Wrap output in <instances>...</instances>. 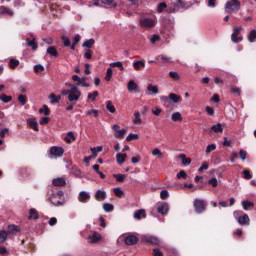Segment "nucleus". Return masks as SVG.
Returning <instances> with one entry per match:
<instances>
[{"label":"nucleus","instance_id":"14","mask_svg":"<svg viewBox=\"0 0 256 256\" xmlns=\"http://www.w3.org/2000/svg\"><path fill=\"white\" fill-rule=\"evenodd\" d=\"M127 89L131 93L132 91H135V93H139V85H137L134 80H130L127 84Z\"/></svg>","mask_w":256,"mask_h":256},{"label":"nucleus","instance_id":"10","mask_svg":"<svg viewBox=\"0 0 256 256\" xmlns=\"http://www.w3.org/2000/svg\"><path fill=\"white\" fill-rule=\"evenodd\" d=\"M63 153H65L63 147L53 146L50 148V154L53 155V157H63Z\"/></svg>","mask_w":256,"mask_h":256},{"label":"nucleus","instance_id":"50","mask_svg":"<svg viewBox=\"0 0 256 256\" xmlns=\"http://www.w3.org/2000/svg\"><path fill=\"white\" fill-rule=\"evenodd\" d=\"M114 177L119 183L125 181V174H114Z\"/></svg>","mask_w":256,"mask_h":256},{"label":"nucleus","instance_id":"31","mask_svg":"<svg viewBox=\"0 0 256 256\" xmlns=\"http://www.w3.org/2000/svg\"><path fill=\"white\" fill-rule=\"evenodd\" d=\"M179 159H181L182 165H191V160H190V158H187V157L185 156V154H180V155H179Z\"/></svg>","mask_w":256,"mask_h":256},{"label":"nucleus","instance_id":"19","mask_svg":"<svg viewBox=\"0 0 256 256\" xmlns=\"http://www.w3.org/2000/svg\"><path fill=\"white\" fill-rule=\"evenodd\" d=\"M64 141L66 143H73V141H77V137H75V134L70 131L67 133V135L64 137Z\"/></svg>","mask_w":256,"mask_h":256},{"label":"nucleus","instance_id":"57","mask_svg":"<svg viewBox=\"0 0 256 256\" xmlns=\"http://www.w3.org/2000/svg\"><path fill=\"white\" fill-rule=\"evenodd\" d=\"M17 66H19V60L10 59V67H11V69H15Z\"/></svg>","mask_w":256,"mask_h":256},{"label":"nucleus","instance_id":"32","mask_svg":"<svg viewBox=\"0 0 256 256\" xmlns=\"http://www.w3.org/2000/svg\"><path fill=\"white\" fill-rule=\"evenodd\" d=\"M145 218V210H138L134 213V219H143Z\"/></svg>","mask_w":256,"mask_h":256},{"label":"nucleus","instance_id":"20","mask_svg":"<svg viewBox=\"0 0 256 256\" xmlns=\"http://www.w3.org/2000/svg\"><path fill=\"white\" fill-rule=\"evenodd\" d=\"M0 15H9V17H13L14 13L13 10L7 8L5 6L0 7Z\"/></svg>","mask_w":256,"mask_h":256},{"label":"nucleus","instance_id":"63","mask_svg":"<svg viewBox=\"0 0 256 256\" xmlns=\"http://www.w3.org/2000/svg\"><path fill=\"white\" fill-rule=\"evenodd\" d=\"M239 155H240V159H241L242 161H245V159H247V151H245V150H240Z\"/></svg>","mask_w":256,"mask_h":256},{"label":"nucleus","instance_id":"33","mask_svg":"<svg viewBox=\"0 0 256 256\" xmlns=\"http://www.w3.org/2000/svg\"><path fill=\"white\" fill-rule=\"evenodd\" d=\"M7 237H9V233L7 231H0V243H5L7 241Z\"/></svg>","mask_w":256,"mask_h":256},{"label":"nucleus","instance_id":"53","mask_svg":"<svg viewBox=\"0 0 256 256\" xmlns=\"http://www.w3.org/2000/svg\"><path fill=\"white\" fill-rule=\"evenodd\" d=\"M231 41L233 43H239V41H243V37H237V35L231 34Z\"/></svg>","mask_w":256,"mask_h":256},{"label":"nucleus","instance_id":"37","mask_svg":"<svg viewBox=\"0 0 256 256\" xmlns=\"http://www.w3.org/2000/svg\"><path fill=\"white\" fill-rule=\"evenodd\" d=\"M147 90L153 93L154 95L159 94V88L157 86H153L152 84H149L147 86Z\"/></svg>","mask_w":256,"mask_h":256},{"label":"nucleus","instance_id":"35","mask_svg":"<svg viewBox=\"0 0 256 256\" xmlns=\"http://www.w3.org/2000/svg\"><path fill=\"white\" fill-rule=\"evenodd\" d=\"M26 42L28 47H31L34 51L37 49V43H35V38H33L32 40L27 38Z\"/></svg>","mask_w":256,"mask_h":256},{"label":"nucleus","instance_id":"3","mask_svg":"<svg viewBox=\"0 0 256 256\" xmlns=\"http://www.w3.org/2000/svg\"><path fill=\"white\" fill-rule=\"evenodd\" d=\"M69 87L70 92L68 96V101H70V103L79 101V99H81V91L79 90V87L75 86L74 84H69Z\"/></svg>","mask_w":256,"mask_h":256},{"label":"nucleus","instance_id":"64","mask_svg":"<svg viewBox=\"0 0 256 256\" xmlns=\"http://www.w3.org/2000/svg\"><path fill=\"white\" fill-rule=\"evenodd\" d=\"M153 256H163V252H161V250L156 248L153 250Z\"/></svg>","mask_w":256,"mask_h":256},{"label":"nucleus","instance_id":"23","mask_svg":"<svg viewBox=\"0 0 256 256\" xmlns=\"http://www.w3.org/2000/svg\"><path fill=\"white\" fill-rule=\"evenodd\" d=\"M141 67H145V62H143V60L133 62V68L135 71H141Z\"/></svg>","mask_w":256,"mask_h":256},{"label":"nucleus","instance_id":"45","mask_svg":"<svg viewBox=\"0 0 256 256\" xmlns=\"http://www.w3.org/2000/svg\"><path fill=\"white\" fill-rule=\"evenodd\" d=\"M47 53L52 57H57V50L53 46L47 48Z\"/></svg>","mask_w":256,"mask_h":256},{"label":"nucleus","instance_id":"29","mask_svg":"<svg viewBox=\"0 0 256 256\" xmlns=\"http://www.w3.org/2000/svg\"><path fill=\"white\" fill-rule=\"evenodd\" d=\"M211 131H214V133H223V125L221 123L213 125Z\"/></svg>","mask_w":256,"mask_h":256},{"label":"nucleus","instance_id":"46","mask_svg":"<svg viewBox=\"0 0 256 256\" xmlns=\"http://www.w3.org/2000/svg\"><path fill=\"white\" fill-rule=\"evenodd\" d=\"M97 97H99V92L94 91L93 93L88 94L87 99H89L90 101H95V99H97Z\"/></svg>","mask_w":256,"mask_h":256},{"label":"nucleus","instance_id":"39","mask_svg":"<svg viewBox=\"0 0 256 256\" xmlns=\"http://www.w3.org/2000/svg\"><path fill=\"white\" fill-rule=\"evenodd\" d=\"M49 99L51 103H59L61 101V96H56L54 93L50 94Z\"/></svg>","mask_w":256,"mask_h":256},{"label":"nucleus","instance_id":"12","mask_svg":"<svg viewBox=\"0 0 256 256\" xmlns=\"http://www.w3.org/2000/svg\"><path fill=\"white\" fill-rule=\"evenodd\" d=\"M52 184L54 187H65V185H67V181L63 177H57L53 179Z\"/></svg>","mask_w":256,"mask_h":256},{"label":"nucleus","instance_id":"21","mask_svg":"<svg viewBox=\"0 0 256 256\" xmlns=\"http://www.w3.org/2000/svg\"><path fill=\"white\" fill-rule=\"evenodd\" d=\"M126 159H127V154L118 153L116 155V162L118 163V165H123Z\"/></svg>","mask_w":256,"mask_h":256},{"label":"nucleus","instance_id":"36","mask_svg":"<svg viewBox=\"0 0 256 256\" xmlns=\"http://www.w3.org/2000/svg\"><path fill=\"white\" fill-rule=\"evenodd\" d=\"M110 67H119L120 71H125V67L123 66V62L121 61L110 63Z\"/></svg>","mask_w":256,"mask_h":256},{"label":"nucleus","instance_id":"30","mask_svg":"<svg viewBox=\"0 0 256 256\" xmlns=\"http://www.w3.org/2000/svg\"><path fill=\"white\" fill-rule=\"evenodd\" d=\"M248 41H249V43H255V41H256V29H252L250 31V34L248 35Z\"/></svg>","mask_w":256,"mask_h":256},{"label":"nucleus","instance_id":"41","mask_svg":"<svg viewBox=\"0 0 256 256\" xmlns=\"http://www.w3.org/2000/svg\"><path fill=\"white\" fill-rule=\"evenodd\" d=\"M165 9H167V3L161 2L160 4H158V6H157L158 13H163V11H165Z\"/></svg>","mask_w":256,"mask_h":256},{"label":"nucleus","instance_id":"5","mask_svg":"<svg viewBox=\"0 0 256 256\" xmlns=\"http://www.w3.org/2000/svg\"><path fill=\"white\" fill-rule=\"evenodd\" d=\"M234 217L238 221L239 225H249V215L243 214L241 211H235Z\"/></svg>","mask_w":256,"mask_h":256},{"label":"nucleus","instance_id":"60","mask_svg":"<svg viewBox=\"0 0 256 256\" xmlns=\"http://www.w3.org/2000/svg\"><path fill=\"white\" fill-rule=\"evenodd\" d=\"M86 115H93L94 117H99V110L92 109L86 112Z\"/></svg>","mask_w":256,"mask_h":256},{"label":"nucleus","instance_id":"40","mask_svg":"<svg viewBox=\"0 0 256 256\" xmlns=\"http://www.w3.org/2000/svg\"><path fill=\"white\" fill-rule=\"evenodd\" d=\"M103 5H107L108 7H116L117 4L115 3V0H100Z\"/></svg>","mask_w":256,"mask_h":256},{"label":"nucleus","instance_id":"34","mask_svg":"<svg viewBox=\"0 0 256 256\" xmlns=\"http://www.w3.org/2000/svg\"><path fill=\"white\" fill-rule=\"evenodd\" d=\"M169 77L174 81H179V79H181V75L179 74V72H175V71L169 72Z\"/></svg>","mask_w":256,"mask_h":256},{"label":"nucleus","instance_id":"58","mask_svg":"<svg viewBox=\"0 0 256 256\" xmlns=\"http://www.w3.org/2000/svg\"><path fill=\"white\" fill-rule=\"evenodd\" d=\"M177 179H187V172H185L184 170H181V171L177 174Z\"/></svg>","mask_w":256,"mask_h":256},{"label":"nucleus","instance_id":"56","mask_svg":"<svg viewBox=\"0 0 256 256\" xmlns=\"http://www.w3.org/2000/svg\"><path fill=\"white\" fill-rule=\"evenodd\" d=\"M243 175H244V178L249 180V179H253V175L251 174V172L249 170H243Z\"/></svg>","mask_w":256,"mask_h":256},{"label":"nucleus","instance_id":"59","mask_svg":"<svg viewBox=\"0 0 256 256\" xmlns=\"http://www.w3.org/2000/svg\"><path fill=\"white\" fill-rule=\"evenodd\" d=\"M18 101H19V103H21V105H25V103H27V96L19 95L18 96Z\"/></svg>","mask_w":256,"mask_h":256},{"label":"nucleus","instance_id":"49","mask_svg":"<svg viewBox=\"0 0 256 256\" xmlns=\"http://www.w3.org/2000/svg\"><path fill=\"white\" fill-rule=\"evenodd\" d=\"M217 149V145L215 144H210L206 147V154L209 155L212 151H215Z\"/></svg>","mask_w":256,"mask_h":256},{"label":"nucleus","instance_id":"26","mask_svg":"<svg viewBox=\"0 0 256 256\" xmlns=\"http://www.w3.org/2000/svg\"><path fill=\"white\" fill-rule=\"evenodd\" d=\"M242 207L244 211H249V209L255 207V204L249 201H242Z\"/></svg>","mask_w":256,"mask_h":256},{"label":"nucleus","instance_id":"24","mask_svg":"<svg viewBox=\"0 0 256 256\" xmlns=\"http://www.w3.org/2000/svg\"><path fill=\"white\" fill-rule=\"evenodd\" d=\"M28 219H39V212H37V210H35V208H31L29 211V217Z\"/></svg>","mask_w":256,"mask_h":256},{"label":"nucleus","instance_id":"62","mask_svg":"<svg viewBox=\"0 0 256 256\" xmlns=\"http://www.w3.org/2000/svg\"><path fill=\"white\" fill-rule=\"evenodd\" d=\"M160 197H161V199H163V200L168 199V197H169V191H167V190L161 191Z\"/></svg>","mask_w":256,"mask_h":256},{"label":"nucleus","instance_id":"18","mask_svg":"<svg viewBox=\"0 0 256 256\" xmlns=\"http://www.w3.org/2000/svg\"><path fill=\"white\" fill-rule=\"evenodd\" d=\"M27 125H29L34 131H39V124L35 118H29L27 120Z\"/></svg>","mask_w":256,"mask_h":256},{"label":"nucleus","instance_id":"52","mask_svg":"<svg viewBox=\"0 0 256 256\" xmlns=\"http://www.w3.org/2000/svg\"><path fill=\"white\" fill-rule=\"evenodd\" d=\"M243 31V26H236L233 29L232 35H239Z\"/></svg>","mask_w":256,"mask_h":256},{"label":"nucleus","instance_id":"51","mask_svg":"<svg viewBox=\"0 0 256 256\" xmlns=\"http://www.w3.org/2000/svg\"><path fill=\"white\" fill-rule=\"evenodd\" d=\"M111 77H113V69L108 68L105 77L106 81H111Z\"/></svg>","mask_w":256,"mask_h":256},{"label":"nucleus","instance_id":"13","mask_svg":"<svg viewBox=\"0 0 256 256\" xmlns=\"http://www.w3.org/2000/svg\"><path fill=\"white\" fill-rule=\"evenodd\" d=\"M124 239L126 245H135L139 242V238H137L135 235H128Z\"/></svg>","mask_w":256,"mask_h":256},{"label":"nucleus","instance_id":"9","mask_svg":"<svg viewBox=\"0 0 256 256\" xmlns=\"http://www.w3.org/2000/svg\"><path fill=\"white\" fill-rule=\"evenodd\" d=\"M113 131H115V137L117 139H123V137H125V133H127L126 129H121V126L115 124L112 127Z\"/></svg>","mask_w":256,"mask_h":256},{"label":"nucleus","instance_id":"8","mask_svg":"<svg viewBox=\"0 0 256 256\" xmlns=\"http://www.w3.org/2000/svg\"><path fill=\"white\" fill-rule=\"evenodd\" d=\"M102 240H103V236H101L100 233L95 231L91 232V234L87 238L88 243H92V244L99 243Z\"/></svg>","mask_w":256,"mask_h":256},{"label":"nucleus","instance_id":"28","mask_svg":"<svg viewBox=\"0 0 256 256\" xmlns=\"http://www.w3.org/2000/svg\"><path fill=\"white\" fill-rule=\"evenodd\" d=\"M171 120L174 122L183 121V116H181V112H174L171 115Z\"/></svg>","mask_w":256,"mask_h":256},{"label":"nucleus","instance_id":"11","mask_svg":"<svg viewBox=\"0 0 256 256\" xmlns=\"http://www.w3.org/2000/svg\"><path fill=\"white\" fill-rule=\"evenodd\" d=\"M91 199V195L87 191H81L79 193L78 201L80 203H87Z\"/></svg>","mask_w":256,"mask_h":256},{"label":"nucleus","instance_id":"1","mask_svg":"<svg viewBox=\"0 0 256 256\" xmlns=\"http://www.w3.org/2000/svg\"><path fill=\"white\" fill-rule=\"evenodd\" d=\"M241 9V2L239 0H228L225 4V11L232 15Z\"/></svg>","mask_w":256,"mask_h":256},{"label":"nucleus","instance_id":"55","mask_svg":"<svg viewBox=\"0 0 256 256\" xmlns=\"http://www.w3.org/2000/svg\"><path fill=\"white\" fill-rule=\"evenodd\" d=\"M39 113H43V115H49L50 110L49 107H47V105H44L40 110Z\"/></svg>","mask_w":256,"mask_h":256},{"label":"nucleus","instance_id":"25","mask_svg":"<svg viewBox=\"0 0 256 256\" xmlns=\"http://www.w3.org/2000/svg\"><path fill=\"white\" fill-rule=\"evenodd\" d=\"M146 241L148 243H151L152 245H159V243H161V240H159V238L153 236L147 237Z\"/></svg>","mask_w":256,"mask_h":256},{"label":"nucleus","instance_id":"22","mask_svg":"<svg viewBox=\"0 0 256 256\" xmlns=\"http://www.w3.org/2000/svg\"><path fill=\"white\" fill-rule=\"evenodd\" d=\"M134 125H141L143 123V120L141 119V114L139 111L134 112V119H133Z\"/></svg>","mask_w":256,"mask_h":256},{"label":"nucleus","instance_id":"54","mask_svg":"<svg viewBox=\"0 0 256 256\" xmlns=\"http://www.w3.org/2000/svg\"><path fill=\"white\" fill-rule=\"evenodd\" d=\"M72 174L74 177H81V170L77 167L72 168Z\"/></svg>","mask_w":256,"mask_h":256},{"label":"nucleus","instance_id":"2","mask_svg":"<svg viewBox=\"0 0 256 256\" xmlns=\"http://www.w3.org/2000/svg\"><path fill=\"white\" fill-rule=\"evenodd\" d=\"M63 191H58L56 193H53L50 201L52 205H55V207H60L61 205H65V197H64Z\"/></svg>","mask_w":256,"mask_h":256},{"label":"nucleus","instance_id":"4","mask_svg":"<svg viewBox=\"0 0 256 256\" xmlns=\"http://www.w3.org/2000/svg\"><path fill=\"white\" fill-rule=\"evenodd\" d=\"M140 27L143 29H153L157 25V20L149 17H141L139 19Z\"/></svg>","mask_w":256,"mask_h":256},{"label":"nucleus","instance_id":"15","mask_svg":"<svg viewBox=\"0 0 256 256\" xmlns=\"http://www.w3.org/2000/svg\"><path fill=\"white\" fill-rule=\"evenodd\" d=\"M157 211L161 214V215H167V213H169V204L167 203H162L157 207Z\"/></svg>","mask_w":256,"mask_h":256},{"label":"nucleus","instance_id":"38","mask_svg":"<svg viewBox=\"0 0 256 256\" xmlns=\"http://www.w3.org/2000/svg\"><path fill=\"white\" fill-rule=\"evenodd\" d=\"M152 155L153 157H157L158 159H163V153L161 152V150H159V148H155L152 151Z\"/></svg>","mask_w":256,"mask_h":256},{"label":"nucleus","instance_id":"16","mask_svg":"<svg viewBox=\"0 0 256 256\" xmlns=\"http://www.w3.org/2000/svg\"><path fill=\"white\" fill-rule=\"evenodd\" d=\"M20 231H21V229L19 228V226L15 225V224L8 225V234L9 235H17Z\"/></svg>","mask_w":256,"mask_h":256},{"label":"nucleus","instance_id":"44","mask_svg":"<svg viewBox=\"0 0 256 256\" xmlns=\"http://www.w3.org/2000/svg\"><path fill=\"white\" fill-rule=\"evenodd\" d=\"M106 109L107 111H109V113H115V106L113 105V103H111V101H107Z\"/></svg>","mask_w":256,"mask_h":256},{"label":"nucleus","instance_id":"6","mask_svg":"<svg viewBox=\"0 0 256 256\" xmlns=\"http://www.w3.org/2000/svg\"><path fill=\"white\" fill-rule=\"evenodd\" d=\"M73 81H77L76 87H91L89 79L87 77H79L78 75L72 76Z\"/></svg>","mask_w":256,"mask_h":256},{"label":"nucleus","instance_id":"43","mask_svg":"<svg viewBox=\"0 0 256 256\" xmlns=\"http://www.w3.org/2000/svg\"><path fill=\"white\" fill-rule=\"evenodd\" d=\"M103 209L106 213H111V211H113L114 207H113V204L105 203V204H103Z\"/></svg>","mask_w":256,"mask_h":256},{"label":"nucleus","instance_id":"47","mask_svg":"<svg viewBox=\"0 0 256 256\" xmlns=\"http://www.w3.org/2000/svg\"><path fill=\"white\" fill-rule=\"evenodd\" d=\"M11 99V96H7L5 94L0 95V101H3V103H9L11 102Z\"/></svg>","mask_w":256,"mask_h":256},{"label":"nucleus","instance_id":"48","mask_svg":"<svg viewBox=\"0 0 256 256\" xmlns=\"http://www.w3.org/2000/svg\"><path fill=\"white\" fill-rule=\"evenodd\" d=\"M34 71L35 73H43V71H45V67L41 64H38L34 66Z\"/></svg>","mask_w":256,"mask_h":256},{"label":"nucleus","instance_id":"7","mask_svg":"<svg viewBox=\"0 0 256 256\" xmlns=\"http://www.w3.org/2000/svg\"><path fill=\"white\" fill-rule=\"evenodd\" d=\"M205 207H207V203H205V201L201 199L194 200L195 213H198V214L204 213Z\"/></svg>","mask_w":256,"mask_h":256},{"label":"nucleus","instance_id":"17","mask_svg":"<svg viewBox=\"0 0 256 256\" xmlns=\"http://www.w3.org/2000/svg\"><path fill=\"white\" fill-rule=\"evenodd\" d=\"M95 199L96 201H105V199H107V192L103 190L96 191Z\"/></svg>","mask_w":256,"mask_h":256},{"label":"nucleus","instance_id":"27","mask_svg":"<svg viewBox=\"0 0 256 256\" xmlns=\"http://www.w3.org/2000/svg\"><path fill=\"white\" fill-rule=\"evenodd\" d=\"M168 97L174 103H180V101H181V96H179V95H177L175 93H170L168 95Z\"/></svg>","mask_w":256,"mask_h":256},{"label":"nucleus","instance_id":"61","mask_svg":"<svg viewBox=\"0 0 256 256\" xmlns=\"http://www.w3.org/2000/svg\"><path fill=\"white\" fill-rule=\"evenodd\" d=\"M114 194L116 197H123V190L121 188H114Z\"/></svg>","mask_w":256,"mask_h":256},{"label":"nucleus","instance_id":"42","mask_svg":"<svg viewBox=\"0 0 256 256\" xmlns=\"http://www.w3.org/2000/svg\"><path fill=\"white\" fill-rule=\"evenodd\" d=\"M93 45H95V40L93 39H89V40H86L84 43H83V47H87L88 49H91V47H93Z\"/></svg>","mask_w":256,"mask_h":256}]
</instances>
